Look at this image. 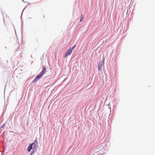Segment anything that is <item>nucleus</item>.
<instances>
[{
	"mask_svg": "<svg viewBox=\"0 0 155 155\" xmlns=\"http://www.w3.org/2000/svg\"><path fill=\"white\" fill-rule=\"evenodd\" d=\"M46 71L45 68L43 67L41 72L36 77L33 81V82H36L46 72Z\"/></svg>",
	"mask_w": 155,
	"mask_h": 155,
	"instance_id": "obj_1",
	"label": "nucleus"
},
{
	"mask_svg": "<svg viewBox=\"0 0 155 155\" xmlns=\"http://www.w3.org/2000/svg\"><path fill=\"white\" fill-rule=\"evenodd\" d=\"M104 59H103V61H100L98 64V69L99 71H101L102 69V65L104 63Z\"/></svg>",
	"mask_w": 155,
	"mask_h": 155,
	"instance_id": "obj_2",
	"label": "nucleus"
},
{
	"mask_svg": "<svg viewBox=\"0 0 155 155\" xmlns=\"http://www.w3.org/2000/svg\"><path fill=\"white\" fill-rule=\"evenodd\" d=\"M72 50L69 48L66 52V53L65 55V57H66L68 56H69V55H70L71 54V52H72Z\"/></svg>",
	"mask_w": 155,
	"mask_h": 155,
	"instance_id": "obj_3",
	"label": "nucleus"
},
{
	"mask_svg": "<svg viewBox=\"0 0 155 155\" xmlns=\"http://www.w3.org/2000/svg\"><path fill=\"white\" fill-rule=\"evenodd\" d=\"M34 143H31L29 145L27 150L28 152H29L31 151V150L32 148V146L33 145H34Z\"/></svg>",
	"mask_w": 155,
	"mask_h": 155,
	"instance_id": "obj_4",
	"label": "nucleus"
},
{
	"mask_svg": "<svg viewBox=\"0 0 155 155\" xmlns=\"http://www.w3.org/2000/svg\"><path fill=\"white\" fill-rule=\"evenodd\" d=\"M84 19V17L83 15H81V18H80V22L82 21Z\"/></svg>",
	"mask_w": 155,
	"mask_h": 155,
	"instance_id": "obj_5",
	"label": "nucleus"
},
{
	"mask_svg": "<svg viewBox=\"0 0 155 155\" xmlns=\"http://www.w3.org/2000/svg\"><path fill=\"white\" fill-rule=\"evenodd\" d=\"M37 146H36V145L35 144L33 147V150H37Z\"/></svg>",
	"mask_w": 155,
	"mask_h": 155,
	"instance_id": "obj_6",
	"label": "nucleus"
},
{
	"mask_svg": "<svg viewBox=\"0 0 155 155\" xmlns=\"http://www.w3.org/2000/svg\"><path fill=\"white\" fill-rule=\"evenodd\" d=\"M76 47V45H74V46H73L72 48H70L71 50L72 51L73 49L75 48V47Z\"/></svg>",
	"mask_w": 155,
	"mask_h": 155,
	"instance_id": "obj_7",
	"label": "nucleus"
},
{
	"mask_svg": "<svg viewBox=\"0 0 155 155\" xmlns=\"http://www.w3.org/2000/svg\"><path fill=\"white\" fill-rule=\"evenodd\" d=\"M34 152H33V151H32L31 152V154H32L33 153H34Z\"/></svg>",
	"mask_w": 155,
	"mask_h": 155,
	"instance_id": "obj_8",
	"label": "nucleus"
}]
</instances>
